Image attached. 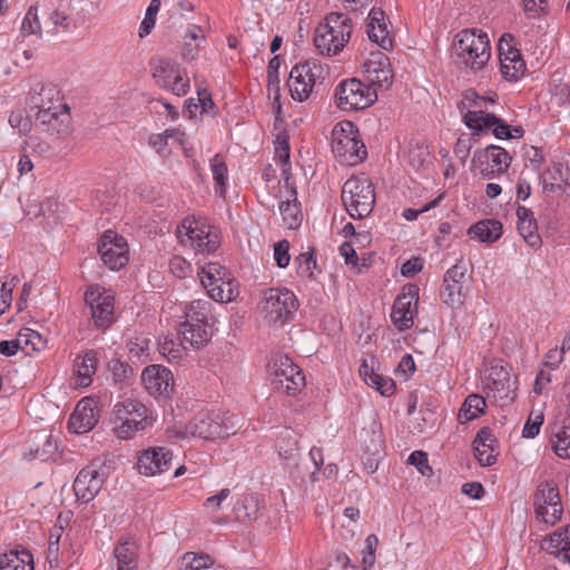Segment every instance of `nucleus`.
I'll return each mask as SVG.
<instances>
[{
	"label": "nucleus",
	"instance_id": "obj_1",
	"mask_svg": "<svg viewBox=\"0 0 570 570\" xmlns=\"http://www.w3.org/2000/svg\"><path fill=\"white\" fill-rule=\"evenodd\" d=\"M112 431L120 440H130L147 426L148 410L136 399L118 401L111 413Z\"/></svg>",
	"mask_w": 570,
	"mask_h": 570
},
{
	"label": "nucleus",
	"instance_id": "obj_2",
	"mask_svg": "<svg viewBox=\"0 0 570 570\" xmlns=\"http://www.w3.org/2000/svg\"><path fill=\"white\" fill-rule=\"evenodd\" d=\"M351 19L343 13H330L315 30L314 45L321 53H338L351 37Z\"/></svg>",
	"mask_w": 570,
	"mask_h": 570
},
{
	"label": "nucleus",
	"instance_id": "obj_3",
	"mask_svg": "<svg viewBox=\"0 0 570 570\" xmlns=\"http://www.w3.org/2000/svg\"><path fill=\"white\" fill-rule=\"evenodd\" d=\"M454 50L460 61L472 70L482 69L491 57L488 35L475 29L459 32Z\"/></svg>",
	"mask_w": 570,
	"mask_h": 570
},
{
	"label": "nucleus",
	"instance_id": "obj_4",
	"mask_svg": "<svg viewBox=\"0 0 570 570\" xmlns=\"http://www.w3.org/2000/svg\"><path fill=\"white\" fill-rule=\"evenodd\" d=\"M342 202L352 218L367 217L375 204L372 181L364 175L348 178L342 187Z\"/></svg>",
	"mask_w": 570,
	"mask_h": 570
},
{
	"label": "nucleus",
	"instance_id": "obj_5",
	"mask_svg": "<svg viewBox=\"0 0 570 570\" xmlns=\"http://www.w3.org/2000/svg\"><path fill=\"white\" fill-rule=\"evenodd\" d=\"M267 373L274 389L287 395H295L306 384L304 374L287 355H273L267 364Z\"/></svg>",
	"mask_w": 570,
	"mask_h": 570
},
{
	"label": "nucleus",
	"instance_id": "obj_6",
	"mask_svg": "<svg viewBox=\"0 0 570 570\" xmlns=\"http://www.w3.org/2000/svg\"><path fill=\"white\" fill-rule=\"evenodd\" d=\"M177 237L184 246L197 253H213L220 244L219 230L195 218H186L177 227Z\"/></svg>",
	"mask_w": 570,
	"mask_h": 570
},
{
	"label": "nucleus",
	"instance_id": "obj_7",
	"mask_svg": "<svg viewBox=\"0 0 570 570\" xmlns=\"http://www.w3.org/2000/svg\"><path fill=\"white\" fill-rule=\"evenodd\" d=\"M351 121L336 126L333 130L332 151L343 165L355 166L365 159L367 151L365 145L354 132Z\"/></svg>",
	"mask_w": 570,
	"mask_h": 570
},
{
	"label": "nucleus",
	"instance_id": "obj_8",
	"mask_svg": "<svg viewBox=\"0 0 570 570\" xmlns=\"http://www.w3.org/2000/svg\"><path fill=\"white\" fill-rule=\"evenodd\" d=\"M262 312L268 323H285L297 309V299L293 292L286 288H268L263 293Z\"/></svg>",
	"mask_w": 570,
	"mask_h": 570
},
{
	"label": "nucleus",
	"instance_id": "obj_9",
	"mask_svg": "<svg viewBox=\"0 0 570 570\" xmlns=\"http://www.w3.org/2000/svg\"><path fill=\"white\" fill-rule=\"evenodd\" d=\"M511 161L512 157L504 148L489 145L474 151L472 171L483 179H491L497 175L504 174L510 167Z\"/></svg>",
	"mask_w": 570,
	"mask_h": 570
},
{
	"label": "nucleus",
	"instance_id": "obj_10",
	"mask_svg": "<svg viewBox=\"0 0 570 570\" xmlns=\"http://www.w3.org/2000/svg\"><path fill=\"white\" fill-rule=\"evenodd\" d=\"M337 106L342 110H361L377 99L375 88L356 78L343 80L336 89Z\"/></svg>",
	"mask_w": 570,
	"mask_h": 570
},
{
	"label": "nucleus",
	"instance_id": "obj_11",
	"mask_svg": "<svg viewBox=\"0 0 570 570\" xmlns=\"http://www.w3.org/2000/svg\"><path fill=\"white\" fill-rule=\"evenodd\" d=\"M533 504L537 519L546 524L553 525L562 517L563 509L559 489L549 481L539 484L533 497Z\"/></svg>",
	"mask_w": 570,
	"mask_h": 570
},
{
	"label": "nucleus",
	"instance_id": "obj_12",
	"mask_svg": "<svg viewBox=\"0 0 570 570\" xmlns=\"http://www.w3.org/2000/svg\"><path fill=\"white\" fill-rule=\"evenodd\" d=\"M468 294L466 267L462 263H456L444 274L441 299L450 307L459 308L464 304Z\"/></svg>",
	"mask_w": 570,
	"mask_h": 570
},
{
	"label": "nucleus",
	"instance_id": "obj_13",
	"mask_svg": "<svg viewBox=\"0 0 570 570\" xmlns=\"http://www.w3.org/2000/svg\"><path fill=\"white\" fill-rule=\"evenodd\" d=\"M323 68L316 62L305 61L304 63L295 65L291 72L287 81L291 96L294 100L305 101L313 87L316 83V79L321 77Z\"/></svg>",
	"mask_w": 570,
	"mask_h": 570
},
{
	"label": "nucleus",
	"instance_id": "obj_14",
	"mask_svg": "<svg viewBox=\"0 0 570 570\" xmlns=\"http://www.w3.org/2000/svg\"><path fill=\"white\" fill-rule=\"evenodd\" d=\"M188 432L191 438L213 441L234 434L235 429L233 424H228L225 419L217 414L200 413L189 422Z\"/></svg>",
	"mask_w": 570,
	"mask_h": 570
},
{
	"label": "nucleus",
	"instance_id": "obj_15",
	"mask_svg": "<svg viewBox=\"0 0 570 570\" xmlns=\"http://www.w3.org/2000/svg\"><path fill=\"white\" fill-rule=\"evenodd\" d=\"M98 253L104 264L112 271L122 268L129 261L126 239L114 230H106L102 234Z\"/></svg>",
	"mask_w": 570,
	"mask_h": 570
},
{
	"label": "nucleus",
	"instance_id": "obj_16",
	"mask_svg": "<svg viewBox=\"0 0 570 570\" xmlns=\"http://www.w3.org/2000/svg\"><path fill=\"white\" fill-rule=\"evenodd\" d=\"M417 301L419 288L415 285L404 287L403 293L395 299L391 318L399 331H405L412 327Z\"/></svg>",
	"mask_w": 570,
	"mask_h": 570
},
{
	"label": "nucleus",
	"instance_id": "obj_17",
	"mask_svg": "<svg viewBox=\"0 0 570 570\" xmlns=\"http://www.w3.org/2000/svg\"><path fill=\"white\" fill-rule=\"evenodd\" d=\"M141 383L149 395L167 399L174 391V375L165 366L154 364L144 368Z\"/></svg>",
	"mask_w": 570,
	"mask_h": 570
},
{
	"label": "nucleus",
	"instance_id": "obj_18",
	"mask_svg": "<svg viewBox=\"0 0 570 570\" xmlns=\"http://www.w3.org/2000/svg\"><path fill=\"white\" fill-rule=\"evenodd\" d=\"M173 452L165 446H153L137 455V469L140 474L154 476L167 472L171 466Z\"/></svg>",
	"mask_w": 570,
	"mask_h": 570
},
{
	"label": "nucleus",
	"instance_id": "obj_19",
	"mask_svg": "<svg viewBox=\"0 0 570 570\" xmlns=\"http://www.w3.org/2000/svg\"><path fill=\"white\" fill-rule=\"evenodd\" d=\"M464 124L473 130V135H478L484 129L492 126L493 135L498 139H511V126L505 124L501 118L494 114L484 112L482 110H468L463 116Z\"/></svg>",
	"mask_w": 570,
	"mask_h": 570
},
{
	"label": "nucleus",
	"instance_id": "obj_20",
	"mask_svg": "<svg viewBox=\"0 0 570 570\" xmlns=\"http://www.w3.org/2000/svg\"><path fill=\"white\" fill-rule=\"evenodd\" d=\"M36 125L50 135L65 137L71 131V116L66 104H58L50 112L41 110L36 114Z\"/></svg>",
	"mask_w": 570,
	"mask_h": 570
},
{
	"label": "nucleus",
	"instance_id": "obj_21",
	"mask_svg": "<svg viewBox=\"0 0 570 570\" xmlns=\"http://www.w3.org/2000/svg\"><path fill=\"white\" fill-rule=\"evenodd\" d=\"M540 178L544 191L570 195V166L567 160H552Z\"/></svg>",
	"mask_w": 570,
	"mask_h": 570
},
{
	"label": "nucleus",
	"instance_id": "obj_22",
	"mask_svg": "<svg viewBox=\"0 0 570 570\" xmlns=\"http://www.w3.org/2000/svg\"><path fill=\"white\" fill-rule=\"evenodd\" d=\"M484 389L492 392L493 397L502 403L511 402L515 397V380L511 377L508 368L492 366L484 381Z\"/></svg>",
	"mask_w": 570,
	"mask_h": 570
},
{
	"label": "nucleus",
	"instance_id": "obj_23",
	"mask_svg": "<svg viewBox=\"0 0 570 570\" xmlns=\"http://www.w3.org/2000/svg\"><path fill=\"white\" fill-rule=\"evenodd\" d=\"M105 473L96 463L83 468L73 482V491L78 500L91 501L102 488Z\"/></svg>",
	"mask_w": 570,
	"mask_h": 570
},
{
	"label": "nucleus",
	"instance_id": "obj_24",
	"mask_svg": "<svg viewBox=\"0 0 570 570\" xmlns=\"http://www.w3.org/2000/svg\"><path fill=\"white\" fill-rule=\"evenodd\" d=\"M363 67L372 88H389L392 83L393 72L390 59L385 53L381 51L371 52Z\"/></svg>",
	"mask_w": 570,
	"mask_h": 570
},
{
	"label": "nucleus",
	"instance_id": "obj_25",
	"mask_svg": "<svg viewBox=\"0 0 570 570\" xmlns=\"http://www.w3.org/2000/svg\"><path fill=\"white\" fill-rule=\"evenodd\" d=\"M98 420L99 412L96 401L90 397H83L78 402L70 415L68 428L73 433H87L96 426Z\"/></svg>",
	"mask_w": 570,
	"mask_h": 570
},
{
	"label": "nucleus",
	"instance_id": "obj_26",
	"mask_svg": "<svg viewBox=\"0 0 570 570\" xmlns=\"http://www.w3.org/2000/svg\"><path fill=\"white\" fill-rule=\"evenodd\" d=\"M505 36H502L499 42L501 73L507 80H518L523 75L524 61L520 51L505 42Z\"/></svg>",
	"mask_w": 570,
	"mask_h": 570
},
{
	"label": "nucleus",
	"instance_id": "obj_27",
	"mask_svg": "<svg viewBox=\"0 0 570 570\" xmlns=\"http://www.w3.org/2000/svg\"><path fill=\"white\" fill-rule=\"evenodd\" d=\"M29 101L32 108H38V111L48 109V112L56 109L58 104H62L60 91L52 83L36 85L29 94Z\"/></svg>",
	"mask_w": 570,
	"mask_h": 570
},
{
	"label": "nucleus",
	"instance_id": "obj_28",
	"mask_svg": "<svg viewBox=\"0 0 570 570\" xmlns=\"http://www.w3.org/2000/svg\"><path fill=\"white\" fill-rule=\"evenodd\" d=\"M517 216L519 234L528 246L539 249L542 246V239L538 233V225L533 213L524 206H519L517 208Z\"/></svg>",
	"mask_w": 570,
	"mask_h": 570
},
{
	"label": "nucleus",
	"instance_id": "obj_29",
	"mask_svg": "<svg viewBox=\"0 0 570 570\" xmlns=\"http://www.w3.org/2000/svg\"><path fill=\"white\" fill-rule=\"evenodd\" d=\"M98 367L97 353L92 350L76 357L73 372L76 375V385L87 387L92 383V376Z\"/></svg>",
	"mask_w": 570,
	"mask_h": 570
},
{
	"label": "nucleus",
	"instance_id": "obj_30",
	"mask_svg": "<svg viewBox=\"0 0 570 570\" xmlns=\"http://www.w3.org/2000/svg\"><path fill=\"white\" fill-rule=\"evenodd\" d=\"M358 372L364 382L370 386H374L382 395L390 396L394 393V381L375 372L373 357H371V364L364 358L360 365Z\"/></svg>",
	"mask_w": 570,
	"mask_h": 570
},
{
	"label": "nucleus",
	"instance_id": "obj_31",
	"mask_svg": "<svg viewBox=\"0 0 570 570\" xmlns=\"http://www.w3.org/2000/svg\"><path fill=\"white\" fill-rule=\"evenodd\" d=\"M495 439L492 434V431L489 428H482L474 441L473 449L474 455L478 459L479 463L483 466L492 465L495 461L493 443Z\"/></svg>",
	"mask_w": 570,
	"mask_h": 570
},
{
	"label": "nucleus",
	"instance_id": "obj_32",
	"mask_svg": "<svg viewBox=\"0 0 570 570\" xmlns=\"http://www.w3.org/2000/svg\"><path fill=\"white\" fill-rule=\"evenodd\" d=\"M264 507V499L261 495L249 493L240 497L234 507V512L237 520L252 521L258 519Z\"/></svg>",
	"mask_w": 570,
	"mask_h": 570
},
{
	"label": "nucleus",
	"instance_id": "obj_33",
	"mask_svg": "<svg viewBox=\"0 0 570 570\" xmlns=\"http://www.w3.org/2000/svg\"><path fill=\"white\" fill-rule=\"evenodd\" d=\"M179 334L181 335L183 342L198 347L209 342L213 332L209 323L184 322L180 324Z\"/></svg>",
	"mask_w": 570,
	"mask_h": 570
},
{
	"label": "nucleus",
	"instance_id": "obj_34",
	"mask_svg": "<svg viewBox=\"0 0 570 570\" xmlns=\"http://www.w3.org/2000/svg\"><path fill=\"white\" fill-rule=\"evenodd\" d=\"M468 234L482 243H494L502 235V224L497 219H484L472 225Z\"/></svg>",
	"mask_w": 570,
	"mask_h": 570
},
{
	"label": "nucleus",
	"instance_id": "obj_35",
	"mask_svg": "<svg viewBox=\"0 0 570 570\" xmlns=\"http://www.w3.org/2000/svg\"><path fill=\"white\" fill-rule=\"evenodd\" d=\"M279 212L284 224L288 228L295 229L301 225L303 216L297 200V193L293 187L288 189V198L279 203Z\"/></svg>",
	"mask_w": 570,
	"mask_h": 570
},
{
	"label": "nucleus",
	"instance_id": "obj_36",
	"mask_svg": "<svg viewBox=\"0 0 570 570\" xmlns=\"http://www.w3.org/2000/svg\"><path fill=\"white\" fill-rule=\"evenodd\" d=\"M544 549L558 558L570 562V525L556 531L544 540Z\"/></svg>",
	"mask_w": 570,
	"mask_h": 570
},
{
	"label": "nucleus",
	"instance_id": "obj_37",
	"mask_svg": "<svg viewBox=\"0 0 570 570\" xmlns=\"http://www.w3.org/2000/svg\"><path fill=\"white\" fill-rule=\"evenodd\" d=\"M205 39L206 36L204 30L199 26L190 24L184 36V45L181 49L183 58L189 61L196 59Z\"/></svg>",
	"mask_w": 570,
	"mask_h": 570
},
{
	"label": "nucleus",
	"instance_id": "obj_38",
	"mask_svg": "<svg viewBox=\"0 0 570 570\" xmlns=\"http://www.w3.org/2000/svg\"><path fill=\"white\" fill-rule=\"evenodd\" d=\"M33 569V557L28 550H11L0 557V570Z\"/></svg>",
	"mask_w": 570,
	"mask_h": 570
},
{
	"label": "nucleus",
	"instance_id": "obj_39",
	"mask_svg": "<svg viewBox=\"0 0 570 570\" xmlns=\"http://www.w3.org/2000/svg\"><path fill=\"white\" fill-rule=\"evenodd\" d=\"M275 448L278 452V455L284 460L293 459L298 452V441L297 434L292 429H284L279 432Z\"/></svg>",
	"mask_w": 570,
	"mask_h": 570
},
{
	"label": "nucleus",
	"instance_id": "obj_40",
	"mask_svg": "<svg viewBox=\"0 0 570 570\" xmlns=\"http://www.w3.org/2000/svg\"><path fill=\"white\" fill-rule=\"evenodd\" d=\"M117 570H138L137 551L134 543L122 542L114 550Z\"/></svg>",
	"mask_w": 570,
	"mask_h": 570
},
{
	"label": "nucleus",
	"instance_id": "obj_41",
	"mask_svg": "<svg viewBox=\"0 0 570 570\" xmlns=\"http://www.w3.org/2000/svg\"><path fill=\"white\" fill-rule=\"evenodd\" d=\"M180 71L177 63L168 59H159L153 70V77L157 85L163 88H169L173 79Z\"/></svg>",
	"mask_w": 570,
	"mask_h": 570
},
{
	"label": "nucleus",
	"instance_id": "obj_42",
	"mask_svg": "<svg viewBox=\"0 0 570 570\" xmlns=\"http://www.w3.org/2000/svg\"><path fill=\"white\" fill-rule=\"evenodd\" d=\"M214 566V559L205 552L184 553L178 560L179 570H203Z\"/></svg>",
	"mask_w": 570,
	"mask_h": 570
},
{
	"label": "nucleus",
	"instance_id": "obj_43",
	"mask_svg": "<svg viewBox=\"0 0 570 570\" xmlns=\"http://www.w3.org/2000/svg\"><path fill=\"white\" fill-rule=\"evenodd\" d=\"M205 289L210 298L222 303L233 301L238 294L234 279L229 277H225Z\"/></svg>",
	"mask_w": 570,
	"mask_h": 570
},
{
	"label": "nucleus",
	"instance_id": "obj_44",
	"mask_svg": "<svg viewBox=\"0 0 570 570\" xmlns=\"http://www.w3.org/2000/svg\"><path fill=\"white\" fill-rule=\"evenodd\" d=\"M91 316L98 327L106 328L114 322V297L104 298L90 308Z\"/></svg>",
	"mask_w": 570,
	"mask_h": 570
},
{
	"label": "nucleus",
	"instance_id": "obj_45",
	"mask_svg": "<svg viewBox=\"0 0 570 570\" xmlns=\"http://www.w3.org/2000/svg\"><path fill=\"white\" fill-rule=\"evenodd\" d=\"M18 344H20V350L26 353L39 352L45 350L47 340L37 331L23 328L18 333Z\"/></svg>",
	"mask_w": 570,
	"mask_h": 570
},
{
	"label": "nucleus",
	"instance_id": "obj_46",
	"mask_svg": "<svg viewBox=\"0 0 570 570\" xmlns=\"http://www.w3.org/2000/svg\"><path fill=\"white\" fill-rule=\"evenodd\" d=\"M485 406L487 403L483 396L470 394L463 402L459 416H463L465 421L474 420L484 413Z\"/></svg>",
	"mask_w": 570,
	"mask_h": 570
},
{
	"label": "nucleus",
	"instance_id": "obj_47",
	"mask_svg": "<svg viewBox=\"0 0 570 570\" xmlns=\"http://www.w3.org/2000/svg\"><path fill=\"white\" fill-rule=\"evenodd\" d=\"M210 303L203 299L193 301L185 311V322L209 323Z\"/></svg>",
	"mask_w": 570,
	"mask_h": 570
},
{
	"label": "nucleus",
	"instance_id": "obj_48",
	"mask_svg": "<svg viewBox=\"0 0 570 570\" xmlns=\"http://www.w3.org/2000/svg\"><path fill=\"white\" fill-rule=\"evenodd\" d=\"M21 37L37 36L41 37V24L39 21L38 4H32L26 12L20 24Z\"/></svg>",
	"mask_w": 570,
	"mask_h": 570
},
{
	"label": "nucleus",
	"instance_id": "obj_49",
	"mask_svg": "<svg viewBox=\"0 0 570 570\" xmlns=\"http://www.w3.org/2000/svg\"><path fill=\"white\" fill-rule=\"evenodd\" d=\"M210 169L215 180V190L219 196H224L228 170L224 158L219 154L210 159Z\"/></svg>",
	"mask_w": 570,
	"mask_h": 570
},
{
	"label": "nucleus",
	"instance_id": "obj_50",
	"mask_svg": "<svg viewBox=\"0 0 570 570\" xmlns=\"http://www.w3.org/2000/svg\"><path fill=\"white\" fill-rule=\"evenodd\" d=\"M198 275L200 277L202 285L204 288H207L227 277V271L219 263L210 262L206 266L202 267Z\"/></svg>",
	"mask_w": 570,
	"mask_h": 570
},
{
	"label": "nucleus",
	"instance_id": "obj_51",
	"mask_svg": "<svg viewBox=\"0 0 570 570\" xmlns=\"http://www.w3.org/2000/svg\"><path fill=\"white\" fill-rule=\"evenodd\" d=\"M554 452L558 456L570 458V426H563L551 439Z\"/></svg>",
	"mask_w": 570,
	"mask_h": 570
},
{
	"label": "nucleus",
	"instance_id": "obj_52",
	"mask_svg": "<svg viewBox=\"0 0 570 570\" xmlns=\"http://www.w3.org/2000/svg\"><path fill=\"white\" fill-rule=\"evenodd\" d=\"M197 96L198 104L194 102V98L188 99L186 102V107L191 115H194L198 108L200 109V114L207 112L214 108L215 105L212 100V95L207 89L198 90Z\"/></svg>",
	"mask_w": 570,
	"mask_h": 570
},
{
	"label": "nucleus",
	"instance_id": "obj_53",
	"mask_svg": "<svg viewBox=\"0 0 570 570\" xmlns=\"http://www.w3.org/2000/svg\"><path fill=\"white\" fill-rule=\"evenodd\" d=\"M367 20L368 22L366 24V33L370 40H376V28L379 26H390V23L385 20V12L381 8H372Z\"/></svg>",
	"mask_w": 570,
	"mask_h": 570
},
{
	"label": "nucleus",
	"instance_id": "obj_54",
	"mask_svg": "<svg viewBox=\"0 0 570 570\" xmlns=\"http://www.w3.org/2000/svg\"><path fill=\"white\" fill-rule=\"evenodd\" d=\"M160 9V0H151L147 10L144 20L140 23L139 28V37L144 38L149 35L156 22V14Z\"/></svg>",
	"mask_w": 570,
	"mask_h": 570
},
{
	"label": "nucleus",
	"instance_id": "obj_55",
	"mask_svg": "<svg viewBox=\"0 0 570 570\" xmlns=\"http://www.w3.org/2000/svg\"><path fill=\"white\" fill-rule=\"evenodd\" d=\"M160 354L170 362H177L183 357L184 350L174 340L165 337L158 344Z\"/></svg>",
	"mask_w": 570,
	"mask_h": 570
},
{
	"label": "nucleus",
	"instance_id": "obj_56",
	"mask_svg": "<svg viewBox=\"0 0 570 570\" xmlns=\"http://www.w3.org/2000/svg\"><path fill=\"white\" fill-rule=\"evenodd\" d=\"M275 154L276 158L282 164L283 173L289 169V146L286 137L278 135L275 139Z\"/></svg>",
	"mask_w": 570,
	"mask_h": 570
},
{
	"label": "nucleus",
	"instance_id": "obj_57",
	"mask_svg": "<svg viewBox=\"0 0 570 570\" xmlns=\"http://www.w3.org/2000/svg\"><path fill=\"white\" fill-rule=\"evenodd\" d=\"M407 463L414 465L424 476H430L432 474V468L429 464L428 454L423 451L412 452L407 458Z\"/></svg>",
	"mask_w": 570,
	"mask_h": 570
},
{
	"label": "nucleus",
	"instance_id": "obj_58",
	"mask_svg": "<svg viewBox=\"0 0 570 570\" xmlns=\"http://www.w3.org/2000/svg\"><path fill=\"white\" fill-rule=\"evenodd\" d=\"M169 269L177 278H185L191 273V265L181 256H174L169 261Z\"/></svg>",
	"mask_w": 570,
	"mask_h": 570
},
{
	"label": "nucleus",
	"instance_id": "obj_59",
	"mask_svg": "<svg viewBox=\"0 0 570 570\" xmlns=\"http://www.w3.org/2000/svg\"><path fill=\"white\" fill-rule=\"evenodd\" d=\"M20 148L22 151L31 148L33 154L46 155L50 150V145L40 137L31 136L22 141Z\"/></svg>",
	"mask_w": 570,
	"mask_h": 570
},
{
	"label": "nucleus",
	"instance_id": "obj_60",
	"mask_svg": "<svg viewBox=\"0 0 570 570\" xmlns=\"http://www.w3.org/2000/svg\"><path fill=\"white\" fill-rule=\"evenodd\" d=\"M9 124L18 129L20 135H28L31 130V121L24 117L21 111H12L9 116Z\"/></svg>",
	"mask_w": 570,
	"mask_h": 570
},
{
	"label": "nucleus",
	"instance_id": "obj_61",
	"mask_svg": "<svg viewBox=\"0 0 570 570\" xmlns=\"http://www.w3.org/2000/svg\"><path fill=\"white\" fill-rule=\"evenodd\" d=\"M542 423H543V414L542 413H538L534 416H532V414H531L523 426L522 435L528 439H533L534 436H537L539 434Z\"/></svg>",
	"mask_w": 570,
	"mask_h": 570
},
{
	"label": "nucleus",
	"instance_id": "obj_62",
	"mask_svg": "<svg viewBox=\"0 0 570 570\" xmlns=\"http://www.w3.org/2000/svg\"><path fill=\"white\" fill-rule=\"evenodd\" d=\"M289 243L287 240H281L274 245V258L277 266L281 268L286 267L289 264L291 256L288 254Z\"/></svg>",
	"mask_w": 570,
	"mask_h": 570
},
{
	"label": "nucleus",
	"instance_id": "obj_63",
	"mask_svg": "<svg viewBox=\"0 0 570 570\" xmlns=\"http://www.w3.org/2000/svg\"><path fill=\"white\" fill-rule=\"evenodd\" d=\"M523 10L529 18H538L546 12L547 0H523Z\"/></svg>",
	"mask_w": 570,
	"mask_h": 570
},
{
	"label": "nucleus",
	"instance_id": "obj_64",
	"mask_svg": "<svg viewBox=\"0 0 570 570\" xmlns=\"http://www.w3.org/2000/svg\"><path fill=\"white\" fill-rule=\"evenodd\" d=\"M429 157V150L424 146H416L409 153V161L414 168H421L424 166Z\"/></svg>",
	"mask_w": 570,
	"mask_h": 570
}]
</instances>
